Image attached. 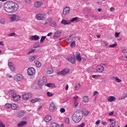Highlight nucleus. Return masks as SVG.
Masks as SVG:
<instances>
[{"instance_id": "e433bc0d", "label": "nucleus", "mask_w": 127, "mask_h": 127, "mask_svg": "<svg viewBox=\"0 0 127 127\" xmlns=\"http://www.w3.org/2000/svg\"><path fill=\"white\" fill-rule=\"evenodd\" d=\"M47 95L48 97H53L54 96L55 94L54 93L50 92L49 91L47 92Z\"/></svg>"}, {"instance_id": "8fccbe9b", "label": "nucleus", "mask_w": 127, "mask_h": 127, "mask_svg": "<svg viewBox=\"0 0 127 127\" xmlns=\"http://www.w3.org/2000/svg\"><path fill=\"white\" fill-rule=\"evenodd\" d=\"M65 122L66 125H69V124H70V119H69L68 118H66L65 120Z\"/></svg>"}, {"instance_id": "09e8293b", "label": "nucleus", "mask_w": 127, "mask_h": 127, "mask_svg": "<svg viewBox=\"0 0 127 127\" xmlns=\"http://www.w3.org/2000/svg\"><path fill=\"white\" fill-rule=\"evenodd\" d=\"M89 114H90V111H88V110H85L83 113L84 116H88V115H89Z\"/></svg>"}, {"instance_id": "49530a36", "label": "nucleus", "mask_w": 127, "mask_h": 127, "mask_svg": "<svg viewBox=\"0 0 127 127\" xmlns=\"http://www.w3.org/2000/svg\"><path fill=\"white\" fill-rule=\"evenodd\" d=\"M51 127H59V125L55 123H52L51 125Z\"/></svg>"}, {"instance_id": "de8ad7c7", "label": "nucleus", "mask_w": 127, "mask_h": 127, "mask_svg": "<svg viewBox=\"0 0 127 127\" xmlns=\"http://www.w3.org/2000/svg\"><path fill=\"white\" fill-rule=\"evenodd\" d=\"M115 126H116V122L115 121H113L110 123V127H115Z\"/></svg>"}, {"instance_id": "680f3d73", "label": "nucleus", "mask_w": 127, "mask_h": 127, "mask_svg": "<svg viewBox=\"0 0 127 127\" xmlns=\"http://www.w3.org/2000/svg\"><path fill=\"white\" fill-rule=\"evenodd\" d=\"M85 127V124L84 123H81L80 125H79L78 127Z\"/></svg>"}, {"instance_id": "0e129e2a", "label": "nucleus", "mask_w": 127, "mask_h": 127, "mask_svg": "<svg viewBox=\"0 0 127 127\" xmlns=\"http://www.w3.org/2000/svg\"><path fill=\"white\" fill-rule=\"evenodd\" d=\"M114 113H115V112L111 111L108 113V115L109 116H113V115H114Z\"/></svg>"}, {"instance_id": "7c9ffc66", "label": "nucleus", "mask_w": 127, "mask_h": 127, "mask_svg": "<svg viewBox=\"0 0 127 127\" xmlns=\"http://www.w3.org/2000/svg\"><path fill=\"white\" fill-rule=\"evenodd\" d=\"M34 63L38 68H39V67H41V63L40 62L38 61H35Z\"/></svg>"}, {"instance_id": "5701e85b", "label": "nucleus", "mask_w": 127, "mask_h": 127, "mask_svg": "<svg viewBox=\"0 0 127 127\" xmlns=\"http://www.w3.org/2000/svg\"><path fill=\"white\" fill-rule=\"evenodd\" d=\"M116 100H117V99L114 96H110L108 98V102H115V101H116Z\"/></svg>"}, {"instance_id": "20e7f679", "label": "nucleus", "mask_w": 127, "mask_h": 127, "mask_svg": "<svg viewBox=\"0 0 127 127\" xmlns=\"http://www.w3.org/2000/svg\"><path fill=\"white\" fill-rule=\"evenodd\" d=\"M9 18L11 22H13V21H19V20L21 19L20 16L15 14L11 15L9 17Z\"/></svg>"}, {"instance_id": "a18cd8bd", "label": "nucleus", "mask_w": 127, "mask_h": 127, "mask_svg": "<svg viewBox=\"0 0 127 127\" xmlns=\"http://www.w3.org/2000/svg\"><path fill=\"white\" fill-rule=\"evenodd\" d=\"M10 71H12V72L14 71V70H15V67L14 66V65H12L11 66L9 67Z\"/></svg>"}, {"instance_id": "338daca9", "label": "nucleus", "mask_w": 127, "mask_h": 127, "mask_svg": "<svg viewBox=\"0 0 127 127\" xmlns=\"http://www.w3.org/2000/svg\"><path fill=\"white\" fill-rule=\"evenodd\" d=\"M6 77H7L8 78H11V77H12V76L10 74H9V73H7V74H6Z\"/></svg>"}, {"instance_id": "412c9836", "label": "nucleus", "mask_w": 127, "mask_h": 127, "mask_svg": "<svg viewBox=\"0 0 127 127\" xmlns=\"http://www.w3.org/2000/svg\"><path fill=\"white\" fill-rule=\"evenodd\" d=\"M40 101H42V99L39 98H36L33 99H31L30 102L32 104H34L35 103H37V102H39Z\"/></svg>"}, {"instance_id": "2f4dec72", "label": "nucleus", "mask_w": 127, "mask_h": 127, "mask_svg": "<svg viewBox=\"0 0 127 127\" xmlns=\"http://www.w3.org/2000/svg\"><path fill=\"white\" fill-rule=\"evenodd\" d=\"M25 114V112H24V111H20L18 113V117H19V118H21L22 117H23V116H24Z\"/></svg>"}, {"instance_id": "6e6552de", "label": "nucleus", "mask_w": 127, "mask_h": 127, "mask_svg": "<svg viewBox=\"0 0 127 127\" xmlns=\"http://www.w3.org/2000/svg\"><path fill=\"white\" fill-rule=\"evenodd\" d=\"M53 21V17H49L47 19L43 21L42 24L43 25H47L49 23L50 24Z\"/></svg>"}, {"instance_id": "7ed1b4c3", "label": "nucleus", "mask_w": 127, "mask_h": 127, "mask_svg": "<svg viewBox=\"0 0 127 127\" xmlns=\"http://www.w3.org/2000/svg\"><path fill=\"white\" fill-rule=\"evenodd\" d=\"M104 69V66L102 65H97L93 67L92 71L93 72H94V73H103Z\"/></svg>"}, {"instance_id": "ddd939ff", "label": "nucleus", "mask_w": 127, "mask_h": 127, "mask_svg": "<svg viewBox=\"0 0 127 127\" xmlns=\"http://www.w3.org/2000/svg\"><path fill=\"white\" fill-rule=\"evenodd\" d=\"M56 109V104L54 102H52L49 106V109L50 112H54Z\"/></svg>"}, {"instance_id": "6ab92c4d", "label": "nucleus", "mask_w": 127, "mask_h": 127, "mask_svg": "<svg viewBox=\"0 0 127 127\" xmlns=\"http://www.w3.org/2000/svg\"><path fill=\"white\" fill-rule=\"evenodd\" d=\"M61 23L62 24H64V25H69V24H71V23L70 22V20H65L63 19L61 22Z\"/></svg>"}, {"instance_id": "b1692460", "label": "nucleus", "mask_w": 127, "mask_h": 127, "mask_svg": "<svg viewBox=\"0 0 127 127\" xmlns=\"http://www.w3.org/2000/svg\"><path fill=\"white\" fill-rule=\"evenodd\" d=\"M90 99L88 96H84L82 98V102L85 103V104H87L89 101Z\"/></svg>"}, {"instance_id": "423d86ee", "label": "nucleus", "mask_w": 127, "mask_h": 127, "mask_svg": "<svg viewBox=\"0 0 127 127\" xmlns=\"http://www.w3.org/2000/svg\"><path fill=\"white\" fill-rule=\"evenodd\" d=\"M21 98L22 99L24 100V101H28V100L32 98V94L29 92L25 93L22 95Z\"/></svg>"}, {"instance_id": "bb28decb", "label": "nucleus", "mask_w": 127, "mask_h": 127, "mask_svg": "<svg viewBox=\"0 0 127 127\" xmlns=\"http://www.w3.org/2000/svg\"><path fill=\"white\" fill-rule=\"evenodd\" d=\"M46 86L47 87H48L49 88H56V87L55 84L53 83H47L46 84Z\"/></svg>"}, {"instance_id": "37998d69", "label": "nucleus", "mask_w": 127, "mask_h": 127, "mask_svg": "<svg viewBox=\"0 0 127 127\" xmlns=\"http://www.w3.org/2000/svg\"><path fill=\"white\" fill-rule=\"evenodd\" d=\"M81 88V84L80 83H78L75 85V90H79Z\"/></svg>"}, {"instance_id": "864d4df0", "label": "nucleus", "mask_w": 127, "mask_h": 127, "mask_svg": "<svg viewBox=\"0 0 127 127\" xmlns=\"http://www.w3.org/2000/svg\"><path fill=\"white\" fill-rule=\"evenodd\" d=\"M79 105V102L77 101H74V106L75 108H77V106Z\"/></svg>"}, {"instance_id": "1a4fd4ad", "label": "nucleus", "mask_w": 127, "mask_h": 127, "mask_svg": "<svg viewBox=\"0 0 127 127\" xmlns=\"http://www.w3.org/2000/svg\"><path fill=\"white\" fill-rule=\"evenodd\" d=\"M14 79L17 81H22V80L24 79V77H23V75H22V74H17L14 76Z\"/></svg>"}, {"instance_id": "473e14b6", "label": "nucleus", "mask_w": 127, "mask_h": 127, "mask_svg": "<svg viewBox=\"0 0 127 127\" xmlns=\"http://www.w3.org/2000/svg\"><path fill=\"white\" fill-rule=\"evenodd\" d=\"M50 25L52 27H57V23L56 21H53L50 23Z\"/></svg>"}, {"instance_id": "4468645a", "label": "nucleus", "mask_w": 127, "mask_h": 127, "mask_svg": "<svg viewBox=\"0 0 127 127\" xmlns=\"http://www.w3.org/2000/svg\"><path fill=\"white\" fill-rule=\"evenodd\" d=\"M70 7L66 6L63 9V14H64V15H67V14L70 12Z\"/></svg>"}, {"instance_id": "f257e3e1", "label": "nucleus", "mask_w": 127, "mask_h": 127, "mask_svg": "<svg viewBox=\"0 0 127 127\" xmlns=\"http://www.w3.org/2000/svg\"><path fill=\"white\" fill-rule=\"evenodd\" d=\"M19 5L13 1H8L3 4V9L7 13H12L17 11Z\"/></svg>"}, {"instance_id": "c03bdc74", "label": "nucleus", "mask_w": 127, "mask_h": 127, "mask_svg": "<svg viewBox=\"0 0 127 127\" xmlns=\"http://www.w3.org/2000/svg\"><path fill=\"white\" fill-rule=\"evenodd\" d=\"M101 75H92V78L94 79H98V78L101 77Z\"/></svg>"}, {"instance_id": "2eb2a0df", "label": "nucleus", "mask_w": 127, "mask_h": 127, "mask_svg": "<svg viewBox=\"0 0 127 127\" xmlns=\"http://www.w3.org/2000/svg\"><path fill=\"white\" fill-rule=\"evenodd\" d=\"M75 58L78 61V62H81L82 61V58H81L80 52H76L75 53Z\"/></svg>"}, {"instance_id": "f8f14e48", "label": "nucleus", "mask_w": 127, "mask_h": 127, "mask_svg": "<svg viewBox=\"0 0 127 127\" xmlns=\"http://www.w3.org/2000/svg\"><path fill=\"white\" fill-rule=\"evenodd\" d=\"M21 98V96L19 95L16 94V93H13L12 95V99L14 102H17L19 101Z\"/></svg>"}, {"instance_id": "f704fd0d", "label": "nucleus", "mask_w": 127, "mask_h": 127, "mask_svg": "<svg viewBox=\"0 0 127 127\" xmlns=\"http://www.w3.org/2000/svg\"><path fill=\"white\" fill-rule=\"evenodd\" d=\"M78 18H78V17H75L70 19L69 20V21L70 22V24H71V22H74V21H77V20H78Z\"/></svg>"}, {"instance_id": "393cba45", "label": "nucleus", "mask_w": 127, "mask_h": 127, "mask_svg": "<svg viewBox=\"0 0 127 127\" xmlns=\"http://www.w3.org/2000/svg\"><path fill=\"white\" fill-rule=\"evenodd\" d=\"M52 119L51 116L50 115H48L47 116H46L45 119H44V121L45 122H46V123H48L49 122H50V121H51V120Z\"/></svg>"}, {"instance_id": "cd10ccee", "label": "nucleus", "mask_w": 127, "mask_h": 127, "mask_svg": "<svg viewBox=\"0 0 127 127\" xmlns=\"http://www.w3.org/2000/svg\"><path fill=\"white\" fill-rule=\"evenodd\" d=\"M68 61H69V62H70V63H72V64H75V63H76L75 59L72 58V57H69L68 58Z\"/></svg>"}, {"instance_id": "39448f33", "label": "nucleus", "mask_w": 127, "mask_h": 127, "mask_svg": "<svg viewBox=\"0 0 127 127\" xmlns=\"http://www.w3.org/2000/svg\"><path fill=\"white\" fill-rule=\"evenodd\" d=\"M37 20H44L47 18V14L46 13H40L37 14L35 16Z\"/></svg>"}, {"instance_id": "a878e982", "label": "nucleus", "mask_w": 127, "mask_h": 127, "mask_svg": "<svg viewBox=\"0 0 127 127\" xmlns=\"http://www.w3.org/2000/svg\"><path fill=\"white\" fill-rule=\"evenodd\" d=\"M38 85H39V87L40 89L42 88V86L44 85V82L42 79L39 80L38 82H37Z\"/></svg>"}, {"instance_id": "aec40b11", "label": "nucleus", "mask_w": 127, "mask_h": 127, "mask_svg": "<svg viewBox=\"0 0 127 127\" xmlns=\"http://www.w3.org/2000/svg\"><path fill=\"white\" fill-rule=\"evenodd\" d=\"M26 125H27V122L26 121H22L18 124L17 126L18 127H22Z\"/></svg>"}, {"instance_id": "603ef678", "label": "nucleus", "mask_w": 127, "mask_h": 127, "mask_svg": "<svg viewBox=\"0 0 127 127\" xmlns=\"http://www.w3.org/2000/svg\"><path fill=\"white\" fill-rule=\"evenodd\" d=\"M47 14L49 15H51V14H53V10H49L47 12Z\"/></svg>"}, {"instance_id": "6e6d98bb", "label": "nucleus", "mask_w": 127, "mask_h": 127, "mask_svg": "<svg viewBox=\"0 0 127 127\" xmlns=\"http://www.w3.org/2000/svg\"><path fill=\"white\" fill-rule=\"evenodd\" d=\"M124 99H126V96L125 95H123L120 98H119V101H121V100H124Z\"/></svg>"}, {"instance_id": "3c124183", "label": "nucleus", "mask_w": 127, "mask_h": 127, "mask_svg": "<svg viewBox=\"0 0 127 127\" xmlns=\"http://www.w3.org/2000/svg\"><path fill=\"white\" fill-rule=\"evenodd\" d=\"M0 127H5V124L0 121Z\"/></svg>"}, {"instance_id": "ea45409f", "label": "nucleus", "mask_w": 127, "mask_h": 127, "mask_svg": "<svg viewBox=\"0 0 127 127\" xmlns=\"http://www.w3.org/2000/svg\"><path fill=\"white\" fill-rule=\"evenodd\" d=\"M67 43H71L73 41V38L72 37H69L66 39Z\"/></svg>"}, {"instance_id": "c85d7f7f", "label": "nucleus", "mask_w": 127, "mask_h": 127, "mask_svg": "<svg viewBox=\"0 0 127 127\" xmlns=\"http://www.w3.org/2000/svg\"><path fill=\"white\" fill-rule=\"evenodd\" d=\"M112 79L115 80L117 83H121L122 82V80L117 76L113 77Z\"/></svg>"}, {"instance_id": "9b49d317", "label": "nucleus", "mask_w": 127, "mask_h": 127, "mask_svg": "<svg viewBox=\"0 0 127 127\" xmlns=\"http://www.w3.org/2000/svg\"><path fill=\"white\" fill-rule=\"evenodd\" d=\"M42 5H43L42 0L36 1L34 2V6L36 8H39Z\"/></svg>"}, {"instance_id": "0eeeda50", "label": "nucleus", "mask_w": 127, "mask_h": 127, "mask_svg": "<svg viewBox=\"0 0 127 127\" xmlns=\"http://www.w3.org/2000/svg\"><path fill=\"white\" fill-rule=\"evenodd\" d=\"M35 68L33 67H29L27 69V74L29 76H33L35 75Z\"/></svg>"}, {"instance_id": "4d7b16f0", "label": "nucleus", "mask_w": 127, "mask_h": 127, "mask_svg": "<svg viewBox=\"0 0 127 127\" xmlns=\"http://www.w3.org/2000/svg\"><path fill=\"white\" fill-rule=\"evenodd\" d=\"M60 112H61V113H65V109H64V108H61V109H60Z\"/></svg>"}, {"instance_id": "4be33fe9", "label": "nucleus", "mask_w": 127, "mask_h": 127, "mask_svg": "<svg viewBox=\"0 0 127 127\" xmlns=\"http://www.w3.org/2000/svg\"><path fill=\"white\" fill-rule=\"evenodd\" d=\"M38 58V56L37 55L32 56L29 58V61L30 62H33L34 60H35L36 59H37Z\"/></svg>"}, {"instance_id": "72a5a7b5", "label": "nucleus", "mask_w": 127, "mask_h": 127, "mask_svg": "<svg viewBox=\"0 0 127 127\" xmlns=\"http://www.w3.org/2000/svg\"><path fill=\"white\" fill-rule=\"evenodd\" d=\"M17 108H18V105L15 104H11V109H12V110H16V109H17Z\"/></svg>"}, {"instance_id": "f3484780", "label": "nucleus", "mask_w": 127, "mask_h": 127, "mask_svg": "<svg viewBox=\"0 0 127 127\" xmlns=\"http://www.w3.org/2000/svg\"><path fill=\"white\" fill-rule=\"evenodd\" d=\"M32 88L34 90H39V89H41L37 82H34L32 85Z\"/></svg>"}, {"instance_id": "79ce46f5", "label": "nucleus", "mask_w": 127, "mask_h": 127, "mask_svg": "<svg viewBox=\"0 0 127 127\" xmlns=\"http://www.w3.org/2000/svg\"><path fill=\"white\" fill-rule=\"evenodd\" d=\"M5 108H6V109H11V104L6 103L5 105Z\"/></svg>"}, {"instance_id": "774afa93", "label": "nucleus", "mask_w": 127, "mask_h": 127, "mask_svg": "<svg viewBox=\"0 0 127 127\" xmlns=\"http://www.w3.org/2000/svg\"><path fill=\"white\" fill-rule=\"evenodd\" d=\"M119 35H120V33H118V32L115 33V37H119Z\"/></svg>"}, {"instance_id": "9d476101", "label": "nucleus", "mask_w": 127, "mask_h": 127, "mask_svg": "<svg viewBox=\"0 0 127 127\" xmlns=\"http://www.w3.org/2000/svg\"><path fill=\"white\" fill-rule=\"evenodd\" d=\"M69 72H70V69H69V68H65L61 71L58 72L57 74V75H63L64 76L68 74Z\"/></svg>"}, {"instance_id": "c756f323", "label": "nucleus", "mask_w": 127, "mask_h": 127, "mask_svg": "<svg viewBox=\"0 0 127 127\" xmlns=\"http://www.w3.org/2000/svg\"><path fill=\"white\" fill-rule=\"evenodd\" d=\"M60 35H61V32L59 31V30H57L55 32L54 37H59Z\"/></svg>"}, {"instance_id": "bf43d9fd", "label": "nucleus", "mask_w": 127, "mask_h": 127, "mask_svg": "<svg viewBox=\"0 0 127 127\" xmlns=\"http://www.w3.org/2000/svg\"><path fill=\"white\" fill-rule=\"evenodd\" d=\"M122 53H124V54H126L127 53V49H124L122 50Z\"/></svg>"}, {"instance_id": "5fc2aeb1", "label": "nucleus", "mask_w": 127, "mask_h": 127, "mask_svg": "<svg viewBox=\"0 0 127 127\" xmlns=\"http://www.w3.org/2000/svg\"><path fill=\"white\" fill-rule=\"evenodd\" d=\"M116 46H117V43H115L114 44L109 45V47H111V48H115V47H116Z\"/></svg>"}, {"instance_id": "a211bd4d", "label": "nucleus", "mask_w": 127, "mask_h": 127, "mask_svg": "<svg viewBox=\"0 0 127 127\" xmlns=\"http://www.w3.org/2000/svg\"><path fill=\"white\" fill-rule=\"evenodd\" d=\"M45 72L47 73V74H52L53 73L54 70L51 67H48L45 69Z\"/></svg>"}, {"instance_id": "c9c22d12", "label": "nucleus", "mask_w": 127, "mask_h": 127, "mask_svg": "<svg viewBox=\"0 0 127 127\" xmlns=\"http://www.w3.org/2000/svg\"><path fill=\"white\" fill-rule=\"evenodd\" d=\"M70 46L72 48H74V47H76V42L75 41L71 42L70 43Z\"/></svg>"}, {"instance_id": "a19ab883", "label": "nucleus", "mask_w": 127, "mask_h": 127, "mask_svg": "<svg viewBox=\"0 0 127 127\" xmlns=\"http://www.w3.org/2000/svg\"><path fill=\"white\" fill-rule=\"evenodd\" d=\"M46 39V36H43L41 37V39H40V43H43L44 42V41Z\"/></svg>"}, {"instance_id": "dca6fc26", "label": "nucleus", "mask_w": 127, "mask_h": 127, "mask_svg": "<svg viewBox=\"0 0 127 127\" xmlns=\"http://www.w3.org/2000/svg\"><path fill=\"white\" fill-rule=\"evenodd\" d=\"M29 39L34 41H37V40H39L40 39V38L39 37V36L37 35H35L31 36Z\"/></svg>"}, {"instance_id": "13d9d810", "label": "nucleus", "mask_w": 127, "mask_h": 127, "mask_svg": "<svg viewBox=\"0 0 127 127\" xmlns=\"http://www.w3.org/2000/svg\"><path fill=\"white\" fill-rule=\"evenodd\" d=\"M13 64H12L11 62H8V67H11V66H13Z\"/></svg>"}, {"instance_id": "69168bd1", "label": "nucleus", "mask_w": 127, "mask_h": 127, "mask_svg": "<svg viewBox=\"0 0 127 127\" xmlns=\"http://www.w3.org/2000/svg\"><path fill=\"white\" fill-rule=\"evenodd\" d=\"M78 98H79V96H78L77 95L73 97V99H74V101H77V100H78Z\"/></svg>"}, {"instance_id": "58836bf2", "label": "nucleus", "mask_w": 127, "mask_h": 127, "mask_svg": "<svg viewBox=\"0 0 127 127\" xmlns=\"http://www.w3.org/2000/svg\"><path fill=\"white\" fill-rule=\"evenodd\" d=\"M0 23H1V24H3V25H4V24H5V23H6L5 19L1 18L0 19Z\"/></svg>"}, {"instance_id": "052dcab7", "label": "nucleus", "mask_w": 127, "mask_h": 127, "mask_svg": "<svg viewBox=\"0 0 127 127\" xmlns=\"http://www.w3.org/2000/svg\"><path fill=\"white\" fill-rule=\"evenodd\" d=\"M24 1L26 3H31V0H24Z\"/></svg>"}, {"instance_id": "f03ea898", "label": "nucleus", "mask_w": 127, "mask_h": 127, "mask_svg": "<svg viewBox=\"0 0 127 127\" xmlns=\"http://www.w3.org/2000/svg\"><path fill=\"white\" fill-rule=\"evenodd\" d=\"M83 118V112L80 111L74 112L72 114V119L74 123H78L81 122V120Z\"/></svg>"}, {"instance_id": "e2e57ef3", "label": "nucleus", "mask_w": 127, "mask_h": 127, "mask_svg": "<svg viewBox=\"0 0 127 127\" xmlns=\"http://www.w3.org/2000/svg\"><path fill=\"white\" fill-rule=\"evenodd\" d=\"M14 35H15V33H10L8 35V36H9L10 37H11L12 36H14Z\"/></svg>"}, {"instance_id": "4c0bfd02", "label": "nucleus", "mask_w": 127, "mask_h": 127, "mask_svg": "<svg viewBox=\"0 0 127 127\" xmlns=\"http://www.w3.org/2000/svg\"><path fill=\"white\" fill-rule=\"evenodd\" d=\"M99 92L97 91H95L93 92V97H95V99H97V97H98V95H99Z\"/></svg>"}]
</instances>
